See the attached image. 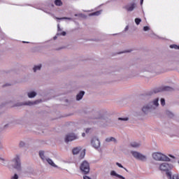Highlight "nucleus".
<instances>
[{"label":"nucleus","instance_id":"1","mask_svg":"<svg viewBox=\"0 0 179 179\" xmlns=\"http://www.w3.org/2000/svg\"><path fill=\"white\" fill-rule=\"evenodd\" d=\"M159 169L162 171L166 172V176H168L169 179H171V173L169 172V170L172 169V166L167 163H163L160 164Z\"/></svg>","mask_w":179,"mask_h":179},{"label":"nucleus","instance_id":"2","mask_svg":"<svg viewBox=\"0 0 179 179\" xmlns=\"http://www.w3.org/2000/svg\"><path fill=\"white\" fill-rule=\"evenodd\" d=\"M152 158H154V159L157 161H164V162L169 161V158L167 156L159 152H155L152 154Z\"/></svg>","mask_w":179,"mask_h":179},{"label":"nucleus","instance_id":"3","mask_svg":"<svg viewBox=\"0 0 179 179\" xmlns=\"http://www.w3.org/2000/svg\"><path fill=\"white\" fill-rule=\"evenodd\" d=\"M13 166L14 169L17 170L21 169V163H20V158L18 155L16 156L15 159H14L12 162Z\"/></svg>","mask_w":179,"mask_h":179},{"label":"nucleus","instance_id":"4","mask_svg":"<svg viewBox=\"0 0 179 179\" xmlns=\"http://www.w3.org/2000/svg\"><path fill=\"white\" fill-rule=\"evenodd\" d=\"M80 170L84 172L85 174H87L90 172V164L86 161L83 162L80 166Z\"/></svg>","mask_w":179,"mask_h":179},{"label":"nucleus","instance_id":"5","mask_svg":"<svg viewBox=\"0 0 179 179\" xmlns=\"http://www.w3.org/2000/svg\"><path fill=\"white\" fill-rule=\"evenodd\" d=\"M131 154L136 159H140L141 161H145L146 159V157L145 155H143L142 154L136 152V151H131Z\"/></svg>","mask_w":179,"mask_h":179},{"label":"nucleus","instance_id":"6","mask_svg":"<svg viewBox=\"0 0 179 179\" xmlns=\"http://www.w3.org/2000/svg\"><path fill=\"white\" fill-rule=\"evenodd\" d=\"M91 145L93 146L94 148L98 149L100 147V141L96 137H94L91 140Z\"/></svg>","mask_w":179,"mask_h":179},{"label":"nucleus","instance_id":"7","mask_svg":"<svg viewBox=\"0 0 179 179\" xmlns=\"http://www.w3.org/2000/svg\"><path fill=\"white\" fill-rule=\"evenodd\" d=\"M77 139V136L73 134H67L65 137V142L69 143Z\"/></svg>","mask_w":179,"mask_h":179},{"label":"nucleus","instance_id":"8","mask_svg":"<svg viewBox=\"0 0 179 179\" xmlns=\"http://www.w3.org/2000/svg\"><path fill=\"white\" fill-rule=\"evenodd\" d=\"M171 92L172 91V88L169 87H164L162 88H158L157 90H155V93H159L160 92Z\"/></svg>","mask_w":179,"mask_h":179},{"label":"nucleus","instance_id":"9","mask_svg":"<svg viewBox=\"0 0 179 179\" xmlns=\"http://www.w3.org/2000/svg\"><path fill=\"white\" fill-rule=\"evenodd\" d=\"M110 176H116V177H117L118 178H120V179H125L124 177H123V176H121V175H118L115 171H110Z\"/></svg>","mask_w":179,"mask_h":179},{"label":"nucleus","instance_id":"10","mask_svg":"<svg viewBox=\"0 0 179 179\" xmlns=\"http://www.w3.org/2000/svg\"><path fill=\"white\" fill-rule=\"evenodd\" d=\"M134 8H135V4L134 3H131V4H130V6H126V9L129 12H131L132 10H134Z\"/></svg>","mask_w":179,"mask_h":179},{"label":"nucleus","instance_id":"11","mask_svg":"<svg viewBox=\"0 0 179 179\" xmlns=\"http://www.w3.org/2000/svg\"><path fill=\"white\" fill-rule=\"evenodd\" d=\"M85 94V92H80L78 95H76V100L80 101L83 99L84 94Z\"/></svg>","mask_w":179,"mask_h":179},{"label":"nucleus","instance_id":"12","mask_svg":"<svg viewBox=\"0 0 179 179\" xmlns=\"http://www.w3.org/2000/svg\"><path fill=\"white\" fill-rule=\"evenodd\" d=\"M80 150H81L80 147H76L75 148L73 149V151H72L73 155H78Z\"/></svg>","mask_w":179,"mask_h":179},{"label":"nucleus","instance_id":"13","mask_svg":"<svg viewBox=\"0 0 179 179\" xmlns=\"http://www.w3.org/2000/svg\"><path fill=\"white\" fill-rule=\"evenodd\" d=\"M36 96H37V93L35 92H31L28 93V97L29 98H33V97H35Z\"/></svg>","mask_w":179,"mask_h":179},{"label":"nucleus","instance_id":"14","mask_svg":"<svg viewBox=\"0 0 179 179\" xmlns=\"http://www.w3.org/2000/svg\"><path fill=\"white\" fill-rule=\"evenodd\" d=\"M54 3H55L56 6H62L63 5V2L61 0H55Z\"/></svg>","mask_w":179,"mask_h":179},{"label":"nucleus","instance_id":"15","mask_svg":"<svg viewBox=\"0 0 179 179\" xmlns=\"http://www.w3.org/2000/svg\"><path fill=\"white\" fill-rule=\"evenodd\" d=\"M106 142H112L114 141L115 143H117V140H115L113 137L107 138L106 140H105Z\"/></svg>","mask_w":179,"mask_h":179},{"label":"nucleus","instance_id":"16","mask_svg":"<svg viewBox=\"0 0 179 179\" xmlns=\"http://www.w3.org/2000/svg\"><path fill=\"white\" fill-rule=\"evenodd\" d=\"M130 145H131L133 148H138L141 145V144L138 143L133 142L131 144H130Z\"/></svg>","mask_w":179,"mask_h":179},{"label":"nucleus","instance_id":"17","mask_svg":"<svg viewBox=\"0 0 179 179\" xmlns=\"http://www.w3.org/2000/svg\"><path fill=\"white\" fill-rule=\"evenodd\" d=\"M152 104H154L155 106H159V98H157L152 101Z\"/></svg>","mask_w":179,"mask_h":179},{"label":"nucleus","instance_id":"18","mask_svg":"<svg viewBox=\"0 0 179 179\" xmlns=\"http://www.w3.org/2000/svg\"><path fill=\"white\" fill-rule=\"evenodd\" d=\"M47 162H48V164H50V166H52L53 167H56L55 164L52 162V159H47Z\"/></svg>","mask_w":179,"mask_h":179},{"label":"nucleus","instance_id":"19","mask_svg":"<svg viewBox=\"0 0 179 179\" xmlns=\"http://www.w3.org/2000/svg\"><path fill=\"white\" fill-rule=\"evenodd\" d=\"M101 14V11H96V12H94L91 14H90V16H98Z\"/></svg>","mask_w":179,"mask_h":179},{"label":"nucleus","instance_id":"20","mask_svg":"<svg viewBox=\"0 0 179 179\" xmlns=\"http://www.w3.org/2000/svg\"><path fill=\"white\" fill-rule=\"evenodd\" d=\"M41 64H39L38 66H34V72H36L38 70H41Z\"/></svg>","mask_w":179,"mask_h":179},{"label":"nucleus","instance_id":"21","mask_svg":"<svg viewBox=\"0 0 179 179\" xmlns=\"http://www.w3.org/2000/svg\"><path fill=\"white\" fill-rule=\"evenodd\" d=\"M85 157V150L81 152L80 156H79V159H83Z\"/></svg>","mask_w":179,"mask_h":179},{"label":"nucleus","instance_id":"22","mask_svg":"<svg viewBox=\"0 0 179 179\" xmlns=\"http://www.w3.org/2000/svg\"><path fill=\"white\" fill-rule=\"evenodd\" d=\"M150 108H151V107H149V106H143V113H146L148 112V110H149Z\"/></svg>","mask_w":179,"mask_h":179},{"label":"nucleus","instance_id":"23","mask_svg":"<svg viewBox=\"0 0 179 179\" xmlns=\"http://www.w3.org/2000/svg\"><path fill=\"white\" fill-rule=\"evenodd\" d=\"M39 157H41L42 160L45 159V157H44V151H41L39 152Z\"/></svg>","mask_w":179,"mask_h":179},{"label":"nucleus","instance_id":"24","mask_svg":"<svg viewBox=\"0 0 179 179\" xmlns=\"http://www.w3.org/2000/svg\"><path fill=\"white\" fill-rule=\"evenodd\" d=\"M170 48H174L176 50H179V45H170Z\"/></svg>","mask_w":179,"mask_h":179},{"label":"nucleus","instance_id":"25","mask_svg":"<svg viewBox=\"0 0 179 179\" xmlns=\"http://www.w3.org/2000/svg\"><path fill=\"white\" fill-rule=\"evenodd\" d=\"M141 21H142V20H141L140 18H136V19H135V23H136V24H137V25H139Z\"/></svg>","mask_w":179,"mask_h":179},{"label":"nucleus","instance_id":"26","mask_svg":"<svg viewBox=\"0 0 179 179\" xmlns=\"http://www.w3.org/2000/svg\"><path fill=\"white\" fill-rule=\"evenodd\" d=\"M161 105H162V106H165V99H161Z\"/></svg>","mask_w":179,"mask_h":179},{"label":"nucleus","instance_id":"27","mask_svg":"<svg viewBox=\"0 0 179 179\" xmlns=\"http://www.w3.org/2000/svg\"><path fill=\"white\" fill-rule=\"evenodd\" d=\"M34 104H37V102H28L27 104L25 105H28V106H32V105H34Z\"/></svg>","mask_w":179,"mask_h":179},{"label":"nucleus","instance_id":"28","mask_svg":"<svg viewBox=\"0 0 179 179\" xmlns=\"http://www.w3.org/2000/svg\"><path fill=\"white\" fill-rule=\"evenodd\" d=\"M118 120L122 121H128V117H124V118L119 117Z\"/></svg>","mask_w":179,"mask_h":179},{"label":"nucleus","instance_id":"29","mask_svg":"<svg viewBox=\"0 0 179 179\" xmlns=\"http://www.w3.org/2000/svg\"><path fill=\"white\" fill-rule=\"evenodd\" d=\"M58 20H71V18H69V17H62V18H58Z\"/></svg>","mask_w":179,"mask_h":179},{"label":"nucleus","instance_id":"30","mask_svg":"<svg viewBox=\"0 0 179 179\" xmlns=\"http://www.w3.org/2000/svg\"><path fill=\"white\" fill-rule=\"evenodd\" d=\"M149 30V27L148 26H145L143 27V31H148Z\"/></svg>","mask_w":179,"mask_h":179},{"label":"nucleus","instance_id":"31","mask_svg":"<svg viewBox=\"0 0 179 179\" xmlns=\"http://www.w3.org/2000/svg\"><path fill=\"white\" fill-rule=\"evenodd\" d=\"M116 166H118L119 168H124L122 165L118 162L116 163Z\"/></svg>","mask_w":179,"mask_h":179},{"label":"nucleus","instance_id":"32","mask_svg":"<svg viewBox=\"0 0 179 179\" xmlns=\"http://www.w3.org/2000/svg\"><path fill=\"white\" fill-rule=\"evenodd\" d=\"M173 179H179V176L178 175L173 176Z\"/></svg>","mask_w":179,"mask_h":179},{"label":"nucleus","instance_id":"33","mask_svg":"<svg viewBox=\"0 0 179 179\" xmlns=\"http://www.w3.org/2000/svg\"><path fill=\"white\" fill-rule=\"evenodd\" d=\"M11 179H18V176L15 174Z\"/></svg>","mask_w":179,"mask_h":179},{"label":"nucleus","instance_id":"34","mask_svg":"<svg viewBox=\"0 0 179 179\" xmlns=\"http://www.w3.org/2000/svg\"><path fill=\"white\" fill-rule=\"evenodd\" d=\"M20 146H21V147L24 146V142L20 143Z\"/></svg>","mask_w":179,"mask_h":179},{"label":"nucleus","instance_id":"35","mask_svg":"<svg viewBox=\"0 0 179 179\" xmlns=\"http://www.w3.org/2000/svg\"><path fill=\"white\" fill-rule=\"evenodd\" d=\"M61 35H62V36H66V32L62 31V32L61 33Z\"/></svg>","mask_w":179,"mask_h":179},{"label":"nucleus","instance_id":"36","mask_svg":"<svg viewBox=\"0 0 179 179\" xmlns=\"http://www.w3.org/2000/svg\"><path fill=\"white\" fill-rule=\"evenodd\" d=\"M90 129H85V133H86V134H88L89 131H90Z\"/></svg>","mask_w":179,"mask_h":179},{"label":"nucleus","instance_id":"37","mask_svg":"<svg viewBox=\"0 0 179 179\" xmlns=\"http://www.w3.org/2000/svg\"><path fill=\"white\" fill-rule=\"evenodd\" d=\"M83 178H84V179H90V177H87V176H85L83 177Z\"/></svg>","mask_w":179,"mask_h":179},{"label":"nucleus","instance_id":"38","mask_svg":"<svg viewBox=\"0 0 179 179\" xmlns=\"http://www.w3.org/2000/svg\"><path fill=\"white\" fill-rule=\"evenodd\" d=\"M82 136L85 137V133L82 134Z\"/></svg>","mask_w":179,"mask_h":179},{"label":"nucleus","instance_id":"39","mask_svg":"<svg viewBox=\"0 0 179 179\" xmlns=\"http://www.w3.org/2000/svg\"><path fill=\"white\" fill-rule=\"evenodd\" d=\"M143 0H141V4H143Z\"/></svg>","mask_w":179,"mask_h":179},{"label":"nucleus","instance_id":"40","mask_svg":"<svg viewBox=\"0 0 179 179\" xmlns=\"http://www.w3.org/2000/svg\"><path fill=\"white\" fill-rule=\"evenodd\" d=\"M126 52H131V51H126Z\"/></svg>","mask_w":179,"mask_h":179},{"label":"nucleus","instance_id":"41","mask_svg":"<svg viewBox=\"0 0 179 179\" xmlns=\"http://www.w3.org/2000/svg\"><path fill=\"white\" fill-rule=\"evenodd\" d=\"M24 43H29V42H24Z\"/></svg>","mask_w":179,"mask_h":179},{"label":"nucleus","instance_id":"42","mask_svg":"<svg viewBox=\"0 0 179 179\" xmlns=\"http://www.w3.org/2000/svg\"><path fill=\"white\" fill-rule=\"evenodd\" d=\"M178 164H179V161H178Z\"/></svg>","mask_w":179,"mask_h":179}]
</instances>
